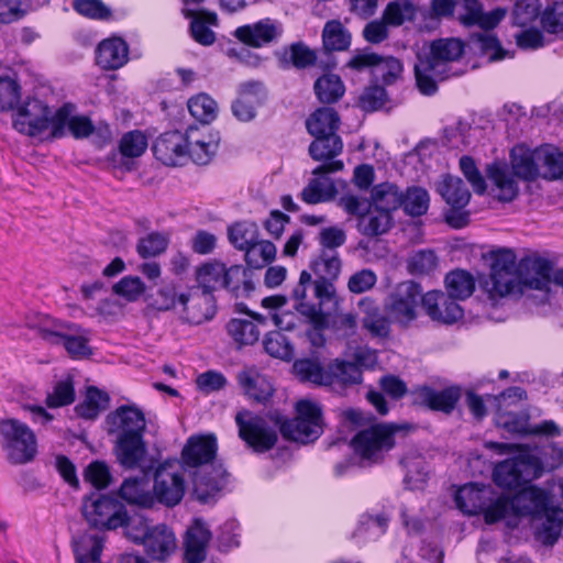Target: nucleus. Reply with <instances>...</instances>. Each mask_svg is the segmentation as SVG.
Segmentation results:
<instances>
[{"instance_id":"338daca9","label":"nucleus","mask_w":563,"mask_h":563,"mask_svg":"<svg viewBox=\"0 0 563 563\" xmlns=\"http://www.w3.org/2000/svg\"><path fill=\"white\" fill-rule=\"evenodd\" d=\"M265 351L277 358L290 360L294 355V349L286 335L280 331L268 332L263 341Z\"/></svg>"},{"instance_id":"a19ab883","label":"nucleus","mask_w":563,"mask_h":563,"mask_svg":"<svg viewBox=\"0 0 563 563\" xmlns=\"http://www.w3.org/2000/svg\"><path fill=\"white\" fill-rule=\"evenodd\" d=\"M446 292L456 302L468 298L475 290L473 276L463 269H455L445 276Z\"/></svg>"},{"instance_id":"8fccbe9b","label":"nucleus","mask_w":563,"mask_h":563,"mask_svg":"<svg viewBox=\"0 0 563 563\" xmlns=\"http://www.w3.org/2000/svg\"><path fill=\"white\" fill-rule=\"evenodd\" d=\"M430 203V196L427 189L419 186H411L401 195V206L406 214L420 217L427 213Z\"/></svg>"},{"instance_id":"69168bd1","label":"nucleus","mask_w":563,"mask_h":563,"mask_svg":"<svg viewBox=\"0 0 563 563\" xmlns=\"http://www.w3.org/2000/svg\"><path fill=\"white\" fill-rule=\"evenodd\" d=\"M75 400L74 382L70 376L58 380L53 391L46 397V405L49 408H58L73 404Z\"/></svg>"},{"instance_id":"0e129e2a","label":"nucleus","mask_w":563,"mask_h":563,"mask_svg":"<svg viewBox=\"0 0 563 563\" xmlns=\"http://www.w3.org/2000/svg\"><path fill=\"white\" fill-rule=\"evenodd\" d=\"M146 285L139 276H124L112 286L114 295L129 302L137 301L145 292Z\"/></svg>"},{"instance_id":"a18cd8bd","label":"nucleus","mask_w":563,"mask_h":563,"mask_svg":"<svg viewBox=\"0 0 563 563\" xmlns=\"http://www.w3.org/2000/svg\"><path fill=\"white\" fill-rule=\"evenodd\" d=\"M388 521L389 519L383 514L376 516L365 514L361 517L353 538L362 542L377 540L386 532Z\"/></svg>"},{"instance_id":"7c9ffc66","label":"nucleus","mask_w":563,"mask_h":563,"mask_svg":"<svg viewBox=\"0 0 563 563\" xmlns=\"http://www.w3.org/2000/svg\"><path fill=\"white\" fill-rule=\"evenodd\" d=\"M487 177L493 181L499 201H512L519 191L518 184L506 164L494 162L487 166Z\"/></svg>"},{"instance_id":"6ab92c4d","label":"nucleus","mask_w":563,"mask_h":563,"mask_svg":"<svg viewBox=\"0 0 563 563\" xmlns=\"http://www.w3.org/2000/svg\"><path fill=\"white\" fill-rule=\"evenodd\" d=\"M190 144V134L186 132L168 131L161 134L153 144L156 159L167 166L186 164V147Z\"/></svg>"},{"instance_id":"f3484780","label":"nucleus","mask_w":563,"mask_h":563,"mask_svg":"<svg viewBox=\"0 0 563 563\" xmlns=\"http://www.w3.org/2000/svg\"><path fill=\"white\" fill-rule=\"evenodd\" d=\"M411 395L413 405L450 415L455 409L462 396V390L455 385L443 389L421 385L416 387Z\"/></svg>"},{"instance_id":"393cba45","label":"nucleus","mask_w":563,"mask_h":563,"mask_svg":"<svg viewBox=\"0 0 563 563\" xmlns=\"http://www.w3.org/2000/svg\"><path fill=\"white\" fill-rule=\"evenodd\" d=\"M146 554L156 561H165L177 548L176 536L166 525L153 526L142 543Z\"/></svg>"},{"instance_id":"49530a36","label":"nucleus","mask_w":563,"mask_h":563,"mask_svg":"<svg viewBox=\"0 0 563 563\" xmlns=\"http://www.w3.org/2000/svg\"><path fill=\"white\" fill-rule=\"evenodd\" d=\"M102 540L96 534H84L74 542L76 563H100Z\"/></svg>"},{"instance_id":"cd10ccee","label":"nucleus","mask_w":563,"mask_h":563,"mask_svg":"<svg viewBox=\"0 0 563 563\" xmlns=\"http://www.w3.org/2000/svg\"><path fill=\"white\" fill-rule=\"evenodd\" d=\"M510 164L514 174L527 181L540 176V147L531 150L523 144H518L510 152Z\"/></svg>"},{"instance_id":"423d86ee","label":"nucleus","mask_w":563,"mask_h":563,"mask_svg":"<svg viewBox=\"0 0 563 563\" xmlns=\"http://www.w3.org/2000/svg\"><path fill=\"white\" fill-rule=\"evenodd\" d=\"M29 328L36 330L45 342L54 345L63 344L73 358H85L92 354L89 346V331L76 323L40 317L36 322H29Z\"/></svg>"},{"instance_id":"ea45409f","label":"nucleus","mask_w":563,"mask_h":563,"mask_svg":"<svg viewBox=\"0 0 563 563\" xmlns=\"http://www.w3.org/2000/svg\"><path fill=\"white\" fill-rule=\"evenodd\" d=\"M224 275V264L218 261L208 262L199 266L196 271V280L198 287L195 289L200 290L202 294H211L221 288Z\"/></svg>"},{"instance_id":"a878e982","label":"nucleus","mask_w":563,"mask_h":563,"mask_svg":"<svg viewBox=\"0 0 563 563\" xmlns=\"http://www.w3.org/2000/svg\"><path fill=\"white\" fill-rule=\"evenodd\" d=\"M489 499H493V487L484 484H466L455 494L456 507L466 515H479Z\"/></svg>"},{"instance_id":"473e14b6","label":"nucleus","mask_w":563,"mask_h":563,"mask_svg":"<svg viewBox=\"0 0 563 563\" xmlns=\"http://www.w3.org/2000/svg\"><path fill=\"white\" fill-rule=\"evenodd\" d=\"M275 56L279 67L283 69L291 66L303 69L314 65L317 60L316 53L301 42L283 47L275 53Z\"/></svg>"},{"instance_id":"6e6d98bb","label":"nucleus","mask_w":563,"mask_h":563,"mask_svg":"<svg viewBox=\"0 0 563 563\" xmlns=\"http://www.w3.org/2000/svg\"><path fill=\"white\" fill-rule=\"evenodd\" d=\"M188 134H190V144L188 147H186V163L188 159H191L195 164L198 165L208 164L214 154L217 145L198 137L197 129L190 128L188 130Z\"/></svg>"},{"instance_id":"b1692460","label":"nucleus","mask_w":563,"mask_h":563,"mask_svg":"<svg viewBox=\"0 0 563 563\" xmlns=\"http://www.w3.org/2000/svg\"><path fill=\"white\" fill-rule=\"evenodd\" d=\"M464 53V44L457 38H440L430 45V52L422 59L430 62L438 70L450 75V64L457 60Z\"/></svg>"},{"instance_id":"f8f14e48","label":"nucleus","mask_w":563,"mask_h":563,"mask_svg":"<svg viewBox=\"0 0 563 563\" xmlns=\"http://www.w3.org/2000/svg\"><path fill=\"white\" fill-rule=\"evenodd\" d=\"M185 490L184 472L177 461H166L155 468L152 492L155 503L174 507L181 501Z\"/></svg>"},{"instance_id":"052dcab7","label":"nucleus","mask_w":563,"mask_h":563,"mask_svg":"<svg viewBox=\"0 0 563 563\" xmlns=\"http://www.w3.org/2000/svg\"><path fill=\"white\" fill-rule=\"evenodd\" d=\"M109 402V396L97 387L87 389L84 402L76 406L78 416L86 419H95L101 409H104Z\"/></svg>"},{"instance_id":"2eb2a0df","label":"nucleus","mask_w":563,"mask_h":563,"mask_svg":"<svg viewBox=\"0 0 563 563\" xmlns=\"http://www.w3.org/2000/svg\"><path fill=\"white\" fill-rule=\"evenodd\" d=\"M438 191L451 210L446 213V222L455 229H461L468 223L470 213L463 211L470 202L471 192L460 177L446 175L438 185Z\"/></svg>"},{"instance_id":"f704fd0d","label":"nucleus","mask_w":563,"mask_h":563,"mask_svg":"<svg viewBox=\"0 0 563 563\" xmlns=\"http://www.w3.org/2000/svg\"><path fill=\"white\" fill-rule=\"evenodd\" d=\"M170 238L167 231H151L137 240L136 253L143 260L161 256L167 251Z\"/></svg>"},{"instance_id":"4c0bfd02","label":"nucleus","mask_w":563,"mask_h":563,"mask_svg":"<svg viewBox=\"0 0 563 563\" xmlns=\"http://www.w3.org/2000/svg\"><path fill=\"white\" fill-rule=\"evenodd\" d=\"M306 125L311 135L336 133L340 117L333 108H319L307 119Z\"/></svg>"},{"instance_id":"f257e3e1","label":"nucleus","mask_w":563,"mask_h":563,"mask_svg":"<svg viewBox=\"0 0 563 563\" xmlns=\"http://www.w3.org/2000/svg\"><path fill=\"white\" fill-rule=\"evenodd\" d=\"M490 261L486 289L490 298L522 295L523 288L548 290L551 284L553 264L550 260L532 255L522 257L517 265V256L511 249H497L488 253Z\"/></svg>"},{"instance_id":"4468645a","label":"nucleus","mask_w":563,"mask_h":563,"mask_svg":"<svg viewBox=\"0 0 563 563\" xmlns=\"http://www.w3.org/2000/svg\"><path fill=\"white\" fill-rule=\"evenodd\" d=\"M422 296L419 284L412 280L402 282L388 296L385 310L395 322L408 327L417 319V308Z\"/></svg>"},{"instance_id":"39448f33","label":"nucleus","mask_w":563,"mask_h":563,"mask_svg":"<svg viewBox=\"0 0 563 563\" xmlns=\"http://www.w3.org/2000/svg\"><path fill=\"white\" fill-rule=\"evenodd\" d=\"M294 308L306 320L321 327L324 324L323 309L336 307L340 298L334 285L312 280L311 274L302 271L298 284L291 291Z\"/></svg>"},{"instance_id":"c85d7f7f","label":"nucleus","mask_w":563,"mask_h":563,"mask_svg":"<svg viewBox=\"0 0 563 563\" xmlns=\"http://www.w3.org/2000/svg\"><path fill=\"white\" fill-rule=\"evenodd\" d=\"M211 532L201 519H195L187 530L185 539V556L188 563H201L207 556V548Z\"/></svg>"},{"instance_id":"4be33fe9","label":"nucleus","mask_w":563,"mask_h":563,"mask_svg":"<svg viewBox=\"0 0 563 563\" xmlns=\"http://www.w3.org/2000/svg\"><path fill=\"white\" fill-rule=\"evenodd\" d=\"M421 306L431 320L452 324L463 318L462 307L448 294L433 290L421 298Z\"/></svg>"},{"instance_id":"dca6fc26","label":"nucleus","mask_w":563,"mask_h":563,"mask_svg":"<svg viewBox=\"0 0 563 563\" xmlns=\"http://www.w3.org/2000/svg\"><path fill=\"white\" fill-rule=\"evenodd\" d=\"M192 496L201 504L214 503L225 488L229 473L218 463L211 467L190 471Z\"/></svg>"},{"instance_id":"5701e85b","label":"nucleus","mask_w":563,"mask_h":563,"mask_svg":"<svg viewBox=\"0 0 563 563\" xmlns=\"http://www.w3.org/2000/svg\"><path fill=\"white\" fill-rule=\"evenodd\" d=\"M179 305L183 307V319L190 324H201L211 320L216 314V300L211 294H202L190 289L188 294L180 292Z\"/></svg>"},{"instance_id":"c756f323","label":"nucleus","mask_w":563,"mask_h":563,"mask_svg":"<svg viewBox=\"0 0 563 563\" xmlns=\"http://www.w3.org/2000/svg\"><path fill=\"white\" fill-rule=\"evenodd\" d=\"M238 382L244 394L260 404H265L274 393L273 385L254 368H247L238 374Z\"/></svg>"},{"instance_id":"412c9836","label":"nucleus","mask_w":563,"mask_h":563,"mask_svg":"<svg viewBox=\"0 0 563 563\" xmlns=\"http://www.w3.org/2000/svg\"><path fill=\"white\" fill-rule=\"evenodd\" d=\"M267 99V89L263 81L250 80L239 86V97L232 102L233 115L242 122L252 121L256 117L257 107Z\"/></svg>"},{"instance_id":"0eeeda50","label":"nucleus","mask_w":563,"mask_h":563,"mask_svg":"<svg viewBox=\"0 0 563 563\" xmlns=\"http://www.w3.org/2000/svg\"><path fill=\"white\" fill-rule=\"evenodd\" d=\"M543 463L537 451L523 450L518 455L498 463L493 473L497 486L515 489L540 477Z\"/></svg>"},{"instance_id":"9d476101","label":"nucleus","mask_w":563,"mask_h":563,"mask_svg":"<svg viewBox=\"0 0 563 563\" xmlns=\"http://www.w3.org/2000/svg\"><path fill=\"white\" fill-rule=\"evenodd\" d=\"M406 426L395 423H376L355 434L352 445L356 454L363 460L376 463L383 457L385 451L395 445L394 435Z\"/></svg>"},{"instance_id":"6e6552de","label":"nucleus","mask_w":563,"mask_h":563,"mask_svg":"<svg viewBox=\"0 0 563 563\" xmlns=\"http://www.w3.org/2000/svg\"><path fill=\"white\" fill-rule=\"evenodd\" d=\"M2 449L11 464H26L34 460L37 453V442L34 432L23 422L14 418L0 420Z\"/></svg>"},{"instance_id":"ddd939ff","label":"nucleus","mask_w":563,"mask_h":563,"mask_svg":"<svg viewBox=\"0 0 563 563\" xmlns=\"http://www.w3.org/2000/svg\"><path fill=\"white\" fill-rule=\"evenodd\" d=\"M239 437L256 453H264L273 449L278 435L274 427L266 419L249 410L239 411L235 416Z\"/></svg>"},{"instance_id":"13d9d810","label":"nucleus","mask_w":563,"mask_h":563,"mask_svg":"<svg viewBox=\"0 0 563 563\" xmlns=\"http://www.w3.org/2000/svg\"><path fill=\"white\" fill-rule=\"evenodd\" d=\"M540 163L544 167L543 178L550 180L563 178V153L559 148L540 147Z\"/></svg>"},{"instance_id":"58836bf2","label":"nucleus","mask_w":563,"mask_h":563,"mask_svg":"<svg viewBox=\"0 0 563 563\" xmlns=\"http://www.w3.org/2000/svg\"><path fill=\"white\" fill-rule=\"evenodd\" d=\"M393 223L390 213L371 206L369 210L360 219L358 227L364 235L377 236L388 232Z\"/></svg>"},{"instance_id":"4d7b16f0","label":"nucleus","mask_w":563,"mask_h":563,"mask_svg":"<svg viewBox=\"0 0 563 563\" xmlns=\"http://www.w3.org/2000/svg\"><path fill=\"white\" fill-rule=\"evenodd\" d=\"M231 338L240 345H252L260 339L257 325L250 320L232 319L227 325Z\"/></svg>"},{"instance_id":"9b49d317","label":"nucleus","mask_w":563,"mask_h":563,"mask_svg":"<svg viewBox=\"0 0 563 563\" xmlns=\"http://www.w3.org/2000/svg\"><path fill=\"white\" fill-rule=\"evenodd\" d=\"M82 514L97 529L112 530L124 522V505L114 496L91 494L84 499Z\"/></svg>"},{"instance_id":"bb28decb","label":"nucleus","mask_w":563,"mask_h":563,"mask_svg":"<svg viewBox=\"0 0 563 563\" xmlns=\"http://www.w3.org/2000/svg\"><path fill=\"white\" fill-rule=\"evenodd\" d=\"M129 60V46L121 37L106 38L96 49V62L106 70H115Z\"/></svg>"},{"instance_id":"3c124183","label":"nucleus","mask_w":563,"mask_h":563,"mask_svg":"<svg viewBox=\"0 0 563 563\" xmlns=\"http://www.w3.org/2000/svg\"><path fill=\"white\" fill-rule=\"evenodd\" d=\"M323 313L327 316L329 329L335 332L339 336L349 338L355 333L357 322L354 313L340 312L339 305L336 307L328 305L324 307Z\"/></svg>"},{"instance_id":"2f4dec72","label":"nucleus","mask_w":563,"mask_h":563,"mask_svg":"<svg viewBox=\"0 0 563 563\" xmlns=\"http://www.w3.org/2000/svg\"><path fill=\"white\" fill-rule=\"evenodd\" d=\"M144 476L130 477L124 479L120 487V496L129 504L137 505L143 508H152L155 504V497L148 490V482L146 481V466L142 463Z\"/></svg>"},{"instance_id":"a211bd4d","label":"nucleus","mask_w":563,"mask_h":563,"mask_svg":"<svg viewBox=\"0 0 563 563\" xmlns=\"http://www.w3.org/2000/svg\"><path fill=\"white\" fill-rule=\"evenodd\" d=\"M217 450L214 435H192L181 451L184 466L190 471L211 467V465L218 464L216 461Z\"/></svg>"},{"instance_id":"e433bc0d","label":"nucleus","mask_w":563,"mask_h":563,"mask_svg":"<svg viewBox=\"0 0 563 563\" xmlns=\"http://www.w3.org/2000/svg\"><path fill=\"white\" fill-rule=\"evenodd\" d=\"M416 82L419 91L426 96H431L438 90V80H444L450 75L443 74L438 70L430 62L422 59V56H418V63L415 65Z\"/></svg>"},{"instance_id":"864d4df0","label":"nucleus","mask_w":563,"mask_h":563,"mask_svg":"<svg viewBox=\"0 0 563 563\" xmlns=\"http://www.w3.org/2000/svg\"><path fill=\"white\" fill-rule=\"evenodd\" d=\"M372 303L373 301L369 298H364L360 301L361 308L366 307L364 309L365 317L363 319L364 328L375 336H387L390 331L389 320L377 307H369Z\"/></svg>"},{"instance_id":"bf43d9fd","label":"nucleus","mask_w":563,"mask_h":563,"mask_svg":"<svg viewBox=\"0 0 563 563\" xmlns=\"http://www.w3.org/2000/svg\"><path fill=\"white\" fill-rule=\"evenodd\" d=\"M401 73L402 64L399 59L393 56L377 55V62L372 75L375 80H382L385 85H391L401 76Z\"/></svg>"},{"instance_id":"c03bdc74","label":"nucleus","mask_w":563,"mask_h":563,"mask_svg":"<svg viewBox=\"0 0 563 563\" xmlns=\"http://www.w3.org/2000/svg\"><path fill=\"white\" fill-rule=\"evenodd\" d=\"M313 89L318 100L322 103H334L345 92V86L341 77L335 74H325L319 77L314 82Z\"/></svg>"},{"instance_id":"aec40b11","label":"nucleus","mask_w":563,"mask_h":563,"mask_svg":"<svg viewBox=\"0 0 563 563\" xmlns=\"http://www.w3.org/2000/svg\"><path fill=\"white\" fill-rule=\"evenodd\" d=\"M284 33L283 23L265 18L252 24L239 26L234 31V36L242 43L252 47H263L276 43Z\"/></svg>"},{"instance_id":"f03ea898","label":"nucleus","mask_w":563,"mask_h":563,"mask_svg":"<svg viewBox=\"0 0 563 563\" xmlns=\"http://www.w3.org/2000/svg\"><path fill=\"white\" fill-rule=\"evenodd\" d=\"M107 423L109 434L117 437L115 454L119 463L130 470L142 467L147 453L144 412L135 405H122L108 415Z\"/></svg>"},{"instance_id":"09e8293b","label":"nucleus","mask_w":563,"mask_h":563,"mask_svg":"<svg viewBox=\"0 0 563 563\" xmlns=\"http://www.w3.org/2000/svg\"><path fill=\"white\" fill-rule=\"evenodd\" d=\"M292 367L294 373L301 382L319 386H327L329 384L328 368H324L317 360H297Z\"/></svg>"},{"instance_id":"680f3d73","label":"nucleus","mask_w":563,"mask_h":563,"mask_svg":"<svg viewBox=\"0 0 563 563\" xmlns=\"http://www.w3.org/2000/svg\"><path fill=\"white\" fill-rule=\"evenodd\" d=\"M187 107L190 114L202 123H209L217 117V102L207 93L191 97Z\"/></svg>"},{"instance_id":"de8ad7c7","label":"nucleus","mask_w":563,"mask_h":563,"mask_svg":"<svg viewBox=\"0 0 563 563\" xmlns=\"http://www.w3.org/2000/svg\"><path fill=\"white\" fill-rule=\"evenodd\" d=\"M344 164L342 161H331L322 164L312 170V174L317 177L309 180V184L317 188L327 199L331 200L336 195V188L333 180L325 176L329 173H335L342 170Z\"/></svg>"},{"instance_id":"7ed1b4c3","label":"nucleus","mask_w":563,"mask_h":563,"mask_svg":"<svg viewBox=\"0 0 563 563\" xmlns=\"http://www.w3.org/2000/svg\"><path fill=\"white\" fill-rule=\"evenodd\" d=\"M512 511L519 516H531L541 520L536 536L543 544H554L563 528V509L550 505L549 494L537 487L529 486L512 498Z\"/></svg>"},{"instance_id":"1a4fd4ad","label":"nucleus","mask_w":563,"mask_h":563,"mask_svg":"<svg viewBox=\"0 0 563 563\" xmlns=\"http://www.w3.org/2000/svg\"><path fill=\"white\" fill-rule=\"evenodd\" d=\"M297 417L280 423L282 435L290 441L309 443L322 433L321 408L310 400H299L296 405Z\"/></svg>"},{"instance_id":"37998d69","label":"nucleus","mask_w":563,"mask_h":563,"mask_svg":"<svg viewBox=\"0 0 563 563\" xmlns=\"http://www.w3.org/2000/svg\"><path fill=\"white\" fill-rule=\"evenodd\" d=\"M402 191L391 183H382L373 187V206L391 214L401 206Z\"/></svg>"},{"instance_id":"c9c22d12","label":"nucleus","mask_w":563,"mask_h":563,"mask_svg":"<svg viewBox=\"0 0 563 563\" xmlns=\"http://www.w3.org/2000/svg\"><path fill=\"white\" fill-rule=\"evenodd\" d=\"M310 268L314 273L317 282L334 285L333 282L341 272L339 253L332 251L321 252L320 255L311 262Z\"/></svg>"},{"instance_id":"5fc2aeb1","label":"nucleus","mask_w":563,"mask_h":563,"mask_svg":"<svg viewBox=\"0 0 563 563\" xmlns=\"http://www.w3.org/2000/svg\"><path fill=\"white\" fill-rule=\"evenodd\" d=\"M323 46L327 51H345L351 45V35L340 21H329L322 32Z\"/></svg>"},{"instance_id":"79ce46f5","label":"nucleus","mask_w":563,"mask_h":563,"mask_svg":"<svg viewBox=\"0 0 563 563\" xmlns=\"http://www.w3.org/2000/svg\"><path fill=\"white\" fill-rule=\"evenodd\" d=\"M314 141L309 146V154L312 159L321 162L332 159L343 150V142L336 133L313 135Z\"/></svg>"},{"instance_id":"603ef678","label":"nucleus","mask_w":563,"mask_h":563,"mask_svg":"<svg viewBox=\"0 0 563 563\" xmlns=\"http://www.w3.org/2000/svg\"><path fill=\"white\" fill-rule=\"evenodd\" d=\"M230 243L238 250L246 251L258 240V228L253 222L242 221L229 227Z\"/></svg>"},{"instance_id":"20e7f679","label":"nucleus","mask_w":563,"mask_h":563,"mask_svg":"<svg viewBox=\"0 0 563 563\" xmlns=\"http://www.w3.org/2000/svg\"><path fill=\"white\" fill-rule=\"evenodd\" d=\"M66 118L67 108H58L53 113L44 101L29 98L14 114L13 128L31 137L55 140L64 136Z\"/></svg>"},{"instance_id":"e2e57ef3","label":"nucleus","mask_w":563,"mask_h":563,"mask_svg":"<svg viewBox=\"0 0 563 563\" xmlns=\"http://www.w3.org/2000/svg\"><path fill=\"white\" fill-rule=\"evenodd\" d=\"M276 256V247L269 241H256L245 251V261L251 268H262Z\"/></svg>"},{"instance_id":"72a5a7b5","label":"nucleus","mask_w":563,"mask_h":563,"mask_svg":"<svg viewBox=\"0 0 563 563\" xmlns=\"http://www.w3.org/2000/svg\"><path fill=\"white\" fill-rule=\"evenodd\" d=\"M329 384L331 388L349 387L362 383V371L357 364L335 358L328 366Z\"/></svg>"},{"instance_id":"774afa93","label":"nucleus","mask_w":563,"mask_h":563,"mask_svg":"<svg viewBox=\"0 0 563 563\" xmlns=\"http://www.w3.org/2000/svg\"><path fill=\"white\" fill-rule=\"evenodd\" d=\"M416 8L407 0L389 2L384 11V20L390 25H401L415 19Z\"/></svg>"}]
</instances>
